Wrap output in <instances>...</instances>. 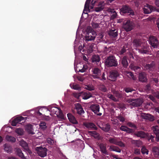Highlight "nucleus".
<instances>
[{"instance_id": "f257e3e1", "label": "nucleus", "mask_w": 159, "mask_h": 159, "mask_svg": "<svg viewBox=\"0 0 159 159\" xmlns=\"http://www.w3.org/2000/svg\"><path fill=\"white\" fill-rule=\"evenodd\" d=\"M105 65L107 67H116L118 62L116 57L112 55L107 57L105 61Z\"/></svg>"}, {"instance_id": "f03ea898", "label": "nucleus", "mask_w": 159, "mask_h": 159, "mask_svg": "<svg viewBox=\"0 0 159 159\" xmlns=\"http://www.w3.org/2000/svg\"><path fill=\"white\" fill-rule=\"evenodd\" d=\"M85 39L87 41H92L94 39L96 35V32L90 27L87 28Z\"/></svg>"}, {"instance_id": "7ed1b4c3", "label": "nucleus", "mask_w": 159, "mask_h": 159, "mask_svg": "<svg viewBox=\"0 0 159 159\" xmlns=\"http://www.w3.org/2000/svg\"><path fill=\"white\" fill-rule=\"evenodd\" d=\"M120 14L121 15H125L127 14L133 16L134 15V11L129 6L126 5L123 6L120 9Z\"/></svg>"}, {"instance_id": "20e7f679", "label": "nucleus", "mask_w": 159, "mask_h": 159, "mask_svg": "<svg viewBox=\"0 0 159 159\" xmlns=\"http://www.w3.org/2000/svg\"><path fill=\"white\" fill-rule=\"evenodd\" d=\"M35 150L39 156L41 157H44L47 155V149L45 147H37L35 148Z\"/></svg>"}, {"instance_id": "39448f33", "label": "nucleus", "mask_w": 159, "mask_h": 159, "mask_svg": "<svg viewBox=\"0 0 159 159\" xmlns=\"http://www.w3.org/2000/svg\"><path fill=\"white\" fill-rule=\"evenodd\" d=\"M143 10L144 13L146 14H148L154 11L159 12V9L156 8L155 7H153L148 4H146L144 6L143 8Z\"/></svg>"}, {"instance_id": "423d86ee", "label": "nucleus", "mask_w": 159, "mask_h": 159, "mask_svg": "<svg viewBox=\"0 0 159 159\" xmlns=\"http://www.w3.org/2000/svg\"><path fill=\"white\" fill-rule=\"evenodd\" d=\"M127 102L129 103L130 106H132L133 107L139 106L143 102L142 100L140 99H129L127 100Z\"/></svg>"}, {"instance_id": "0eeeda50", "label": "nucleus", "mask_w": 159, "mask_h": 159, "mask_svg": "<svg viewBox=\"0 0 159 159\" xmlns=\"http://www.w3.org/2000/svg\"><path fill=\"white\" fill-rule=\"evenodd\" d=\"M108 141L111 143L115 144L121 147L124 148L125 147V144L122 141H119L117 138L115 137L109 138Z\"/></svg>"}, {"instance_id": "6e6552de", "label": "nucleus", "mask_w": 159, "mask_h": 159, "mask_svg": "<svg viewBox=\"0 0 159 159\" xmlns=\"http://www.w3.org/2000/svg\"><path fill=\"white\" fill-rule=\"evenodd\" d=\"M134 24L129 20H127L126 22H124L123 27L127 32L132 30L134 28Z\"/></svg>"}, {"instance_id": "1a4fd4ad", "label": "nucleus", "mask_w": 159, "mask_h": 159, "mask_svg": "<svg viewBox=\"0 0 159 159\" xmlns=\"http://www.w3.org/2000/svg\"><path fill=\"white\" fill-rule=\"evenodd\" d=\"M92 71L93 75L92 77L94 79L99 78V76L101 75V72L100 69L97 67H94L92 69Z\"/></svg>"}, {"instance_id": "9d476101", "label": "nucleus", "mask_w": 159, "mask_h": 159, "mask_svg": "<svg viewBox=\"0 0 159 159\" xmlns=\"http://www.w3.org/2000/svg\"><path fill=\"white\" fill-rule=\"evenodd\" d=\"M26 119V117H24L22 116L17 117L12 121L11 125L13 126H16L17 124L20 123V122L21 121H24L22 122H25Z\"/></svg>"}, {"instance_id": "9b49d317", "label": "nucleus", "mask_w": 159, "mask_h": 159, "mask_svg": "<svg viewBox=\"0 0 159 159\" xmlns=\"http://www.w3.org/2000/svg\"><path fill=\"white\" fill-rule=\"evenodd\" d=\"M83 125L86 129L89 130H97L98 128L93 123L91 122H84L83 123Z\"/></svg>"}, {"instance_id": "f8f14e48", "label": "nucleus", "mask_w": 159, "mask_h": 159, "mask_svg": "<svg viewBox=\"0 0 159 159\" xmlns=\"http://www.w3.org/2000/svg\"><path fill=\"white\" fill-rule=\"evenodd\" d=\"M149 40L152 47L154 48L157 47L158 44V42L157 39L155 37L151 36L149 38Z\"/></svg>"}, {"instance_id": "ddd939ff", "label": "nucleus", "mask_w": 159, "mask_h": 159, "mask_svg": "<svg viewBox=\"0 0 159 159\" xmlns=\"http://www.w3.org/2000/svg\"><path fill=\"white\" fill-rule=\"evenodd\" d=\"M119 73L116 70H113L110 73V75L109 76L110 80L112 81H115L117 77L119 76Z\"/></svg>"}, {"instance_id": "4468645a", "label": "nucleus", "mask_w": 159, "mask_h": 159, "mask_svg": "<svg viewBox=\"0 0 159 159\" xmlns=\"http://www.w3.org/2000/svg\"><path fill=\"white\" fill-rule=\"evenodd\" d=\"M139 79L140 81L146 82L147 81L146 74L143 72L139 73Z\"/></svg>"}, {"instance_id": "2eb2a0df", "label": "nucleus", "mask_w": 159, "mask_h": 159, "mask_svg": "<svg viewBox=\"0 0 159 159\" xmlns=\"http://www.w3.org/2000/svg\"><path fill=\"white\" fill-rule=\"evenodd\" d=\"M20 145L24 149L29 153H31V151L29 148L28 144L25 141L22 140L20 142Z\"/></svg>"}, {"instance_id": "dca6fc26", "label": "nucleus", "mask_w": 159, "mask_h": 159, "mask_svg": "<svg viewBox=\"0 0 159 159\" xmlns=\"http://www.w3.org/2000/svg\"><path fill=\"white\" fill-rule=\"evenodd\" d=\"M141 116L143 118L148 120L151 121H153L154 120V116L150 114L142 113Z\"/></svg>"}, {"instance_id": "f3484780", "label": "nucleus", "mask_w": 159, "mask_h": 159, "mask_svg": "<svg viewBox=\"0 0 159 159\" xmlns=\"http://www.w3.org/2000/svg\"><path fill=\"white\" fill-rule=\"evenodd\" d=\"M108 34L111 38H116L118 35V30L115 29H111L108 31Z\"/></svg>"}, {"instance_id": "a211bd4d", "label": "nucleus", "mask_w": 159, "mask_h": 159, "mask_svg": "<svg viewBox=\"0 0 159 159\" xmlns=\"http://www.w3.org/2000/svg\"><path fill=\"white\" fill-rule=\"evenodd\" d=\"M75 107L78 114L81 115L84 113V111L83 110V109L80 103H77L75 104Z\"/></svg>"}, {"instance_id": "6ab92c4d", "label": "nucleus", "mask_w": 159, "mask_h": 159, "mask_svg": "<svg viewBox=\"0 0 159 159\" xmlns=\"http://www.w3.org/2000/svg\"><path fill=\"white\" fill-rule=\"evenodd\" d=\"M90 108L95 114H97L99 111L100 107L98 104H92L90 106Z\"/></svg>"}, {"instance_id": "aec40b11", "label": "nucleus", "mask_w": 159, "mask_h": 159, "mask_svg": "<svg viewBox=\"0 0 159 159\" xmlns=\"http://www.w3.org/2000/svg\"><path fill=\"white\" fill-rule=\"evenodd\" d=\"M134 134L138 137L143 138L147 137V134L143 131H136L134 133Z\"/></svg>"}, {"instance_id": "412c9836", "label": "nucleus", "mask_w": 159, "mask_h": 159, "mask_svg": "<svg viewBox=\"0 0 159 159\" xmlns=\"http://www.w3.org/2000/svg\"><path fill=\"white\" fill-rule=\"evenodd\" d=\"M152 129L156 136V138L157 141H159V127L157 126H154Z\"/></svg>"}, {"instance_id": "4be33fe9", "label": "nucleus", "mask_w": 159, "mask_h": 159, "mask_svg": "<svg viewBox=\"0 0 159 159\" xmlns=\"http://www.w3.org/2000/svg\"><path fill=\"white\" fill-rule=\"evenodd\" d=\"M67 116L68 119L70 122L75 124H78V122L76 120L75 117L71 113H68Z\"/></svg>"}, {"instance_id": "5701e85b", "label": "nucleus", "mask_w": 159, "mask_h": 159, "mask_svg": "<svg viewBox=\"0 0 159 159\" xmlns=\"http://www.w3.org/2000/svg\"><path fill=\"white\" fill-rule=\"evenodd\" d=\"M108 150L110 151H115L119 153L121 151V150L118 147L113 145L110 146Z\"/></svg>"}, {"instance_id": "b1692460", "label": "nucleus", "mask_w": 159, "mask_h": 159, "mask_svg": "<svg viewBox=\"0 0 159 159\" xmlns=\"http://www.w3.org/2000/svg\"><path fill=\"white\" fill-rule=\"evenodd\" d=\"M15 150L16 154L19 157H20L22 159H26L20 149L19 148H16Z\"/></svg>"}, {"instance_id": "393cba45", "label": "nucleus", "mask_w": 159, "mask_h": 159, "mask_svg": "<svg viewBox=\"0 0 159 159\" xmlns=\"http://www.w3.org/2000/svg\"><path fill=\"white\" fill-rule=\"evenodd\" d=\"M99 146L101 152L102 153L106 155L108 154V153L106 149V146L103 143H100L99 144Z\"/></svg>"}, {"instance_id": "a878e982", "label": "nucleus", "mask_w": 159, "mask_h": 159, "mask_svg": "<svg viewBox=\"0 0 159 159\" xmlns=\"http://www.w3.org/2000/svg\"><path fill=\"white\" fill-rule=\"evenodd\" d=\"M121 63L123 67L126 68L128 66V63L126 56H125L121 59Z\"/></svg>"}, {"instance_id": "bb28decb", "label": "nucleus", "mask_w": 159, "mask_h": 159, "mask_svg": "<svg viewBox=\"0 0 159 159\" xmlns=\"http://www.w3.org/2000/svg\"><path fill=\"white\" fill-rule=\"evenodd\" d=\"M129 67L131 69L134 70L137 73L139 72L141 70V68L139 66H135L132 64H130Z\"/></svg>"}, {"instance_id": "cd10ccee", "label": "nucleus", "mask_w": 159, "mask_h": 159, "mask_svg": "<svg viewBox=\"0 0 159 159\" xmlns=\"http://www.w3.org/2000/svg\"><path fill=\"white\" fill-rule=\"evenodd\" d=\"M100 58L99 56L98 55H93L92 58V62L95 63L97 65L100 61Z\"/></svg>"}, {"instance_id": "c85d7f7f", "label": "nucleus", "mask_w": 159, "mask_h": 159, "mask_svg": "<svg viewBox=\"0 0 159 159\" xmlns=\"http://www.w3.org/2000/svg\"><path fill=\"white\" fill-rule=\"evenodd\" d=\"M152 151L156 157L159 158V147H153L152 148Z\"/></svg>"}, {"instance_id": "c756f323", "label": "nucleus", "mask_w": 159, "mask_h": 159, "mask_svg": "<svg viewBox=\"0 0 159 159\" xmlns=\"http://www.w3.org/2000/svg\"><path fill=\"white\" fill-rule=\"evenodd\" d=\"M4 150L7 153H10L11 152L12 148L10 145L6 143L4 145Z\"/></svg>"}, {"instance_id": "7c9ffc66", "label": "nucleus", "mask_w": 159, "mask_h": 159, "mask_svg": "<svg viewBox=\"0 0 159 159\" xmlns=\"http://www.w3.org/2000/svg\"><path fill=\"white\" fill-rule=\"evenodd\" d=\"M88 133L95 139H99L100 138L99 134L95 131H88Z\"/></svg>"}, {"instance_id": "2f4dec72", "label": "nucleus", "mask_w": 159, "mask_h": 159, "mask_svg": "<svg viewBox=\"0 0 159 159\" xmlns=\"http://www.w3.org/2000/svg\"><path fill=\"white\" fill-rule=\"evenodd\" d=\"M144 67L146 70H151L154 69V63L152 62L150 64H146Z\"/></svg>"}, {"instance_id": "473e14b6", "label": "nucleus", "mask_w": 159, "mask_h": 159, "mask_svg": "<svg viewBox=\"0 0 159 159\" xmlns=\"http://www.w3.org/2000/svg\"><path fill=\"white\" fill-rule=\"evenodd\" d=\"M100 128L102 130L106 132H108L111 128L110 125L108 123L107 124L102 127H100Z\"/></svg>"}, {"instance_id": "72a5a7b5", "label": "nucleus", "mask_w": 159, "mask_h": 159, "mask_svg": "<svg viewBox=\"0 0 159 159\" xmlns=\"http://www.w3.org/2000/svg\"><path fill=\"white\" fill-rule=\"evenodd\" d=\"M141 43L140 40L139 39H135L133 42V45L136 48L139 47L141 45Z\"/></svg>"}, {"instance_id": "f704fd0d", "label": "nucleus", "mask_w": 159, "mask_h": 159, "mask_svg": "<svg viewBox=\"0 0 159 159\" xmlns=\"http://www.w3.org/2000/svg\"><path fill=\"white\" fill-rule=\"evenodd\" d=\"M149 48L147 46H144L139 50V52L142 53L147 54L149 52Z\"/></svg>"}, {"instance_id": "c9c22d12", "label": "nucleus", "mask_w": 159, "mask_h": 159, "mask_svg": "<svg viewBox=\"0 0 159 159\" xmlns=\"http://www.w3.org/2000/svg\"><path fill=\"white\" fill-rule=\"evenodd\" d=\"M91 0H86L84 7V11H88L90 10L89 4Z\"/></svg>"}, {"instance_id": "e433bc0d", "label": "nucleus", "mask_w": 159, "mask_h": 159, "mask_svg": "<svg viewBox=\"0 0 159 159\" xmlns=\"http://www.w3.org/2000/svg\"><path fill=\"white\" fill-rule=\"evenodd\" d=\"M92 97V94L89 92L84 93L82 95L83 98L87 99Z\"/></svg>"}, {"instance_id": "4c0bfd02", "label": "nucleus", "mask_w": 159, "mask_h": 159, "mask_svg": "<svg viewBox=\"0 0 159 159\" xmlns=\"http://www.w3.org/2000/svg\"><path fill=\"white\" fill-rule=\"evenodd\" d=\"M104 8V6L101 4V2H100L97 7L95 8V11L96 12H98L102 10H103Z\"/></svg>"}, {"instance_id": "58836bf2", "label": "nucleus", "mask_w": 159, "mask_h": 159, "mask_svg": "<svg viewBox=\"0 0 159 159\" xmlns=\"http://www.w3.org/2000/svg\"><path fill=\"white\" fill-rule=\"evenodd\" d=\"M6 139L7 141L12 142H14L16 140V139L14 137L8 135L6 136Z\"/></svg>"}, {"instance_id": "ea45409f", "label": "nucleus", "mask_w": 159, "mask_h": 159, "mask_svg": "<svg viewBox=\"0 0 159 159\" xmlns=\"http://www.w3.org/2000/svg\"><path fill=\"white\" fill-rule=\"evenodd\" d=\"M40 128L43 130H45L47 128L46 123L44 122L41 121L39 124Z\"/></svg>"}, {"instance_id": "a19ab883", "label": "nucleus", "mask_w": 159, "mask_h": 159, "mask_svg": "<svg viewBox=\"0 0 159 159\" xmlns=\"http://www.w3.org/2000/svg\"><path fill=\"white\" fill-rule=\"evenodd\" d=\"M15 132L19 135H21L23 134V130L20 128L16 129L15 130Z\"/></svg>"}, {"instance_id": "79ce46f5", "label": "nucleus", "mask_w": 159, "mask_h": 159, "mask_svg": "<svg viewBox=\"0 0 159 159\" xmlns=\"http://www.w3.org/2000/svg\"><path fill=\"white\" fill-rule=\"evenodd\" d=\"M70 86L71 88L75 90H79L80 89V87L78 84H70Z\"/></svg>"}, {"instance_id": "37998d69", "label": "nucleus", "mask_w": 159, "mask_h": 159, "mask_svg": "<svg viewBox=\"0 0 159 159\" xmlns=\"http://www.w3.org/2000/svg\"><path fill=\"white\" fill-rule=\"evenodd\" d=\"M108 97L110 99H111L115 102H117L118 101V99L116 98L115 97L111 94H109L108 95Z\"/></svg>"}, {"instance_id": "c03bdc74", "label": "nucleus", "mask_w": 159, "mask_h": 159, "mask_svg": "<svg viewBox=\"0 0 159 159\" xmlns=\"http://www.w3.org/2000/svg\"><path fill=\"white\" fill-rule=\"evenodd\" d=\"M141 151L142 154H146L147 155L148 154V151L146 148L145 147H143L141 149Z\"/></svg>"}, {"instance_id": "a18cd8bd", "label": "nucleus", "mask_w": 159, "mask_h": 159, "mask_svg": "<svg viewBox=\"0 0 159 159\" xmlns=\"http://www.w3.org/2000/svg\"><path fill=\"white\" fill-rule=\"evenodd\" d=\"M99 89L102 91L105 92L107 91V89L105 86L102 85H100L99 87Z\"/></svg>"}, {"instance_id": "49530a36", "label": "nucleus", "mask_w": 159, "mask_h": 159, "mask_svg": "<svg viewBox=\"0 0 159 159\" xmlns=\"http://www.w3.org/2000/svg\"><path fill=\"white\" fill-rule=\"evenodd\" d=\"M47 143L50 145H53L55 142L54 140L50 138H48L47 139Z\"/></svg>"}, {"instance_id": "de8ad7c7", "label": "nucleus", "mask_w": 159, "mask_h": 159, "mask_svg": "<svg viewBox=\"0 0 159 159\" xmlns=\"http://www.w3.org/2000/svg\"><path fill=\"white\" fill-rule=\"evenodd\" d=\"M85 89L90 91L94 90V88L92 85H87L85 87Z\"/></svg>"}, {"instance_id": "09e8293b", "label": "nucleus", "mask_w": 159, "mask_h": 159, "mask_svg": "<svg viewBox=\"0 0 159 159\" xmlns=\"http://www.w3.org/2000/svg\"><path fill=\"white\" fill-rule=\"evenodd\" d=\"M126 48L125 46H123L122 48L120 51L119 53L121 55H123L124 53L126 52Z\"/></svg>"}, {"instance_id": "8fccbe9b", "label": "nucleus", "mask_w": 159, "mask_h": 159, "mask_svg": "<svg viewBox=\"0 0 159 159\" xmlns=\"http://www.w3.org/2000/svg\"><path fill=\"white\" fill-rule=\"evenodd\" d=\"M124 90L126 93L131 92L135 90L132 88L129 87L125 88L124 89Z\"/></svg>"}, {"instance_id": "3c124183", "label": "nucleus", "mask_w": 159, "mask_h": 159, "mask_svg": "<svg viewBox=\"0 0 159 159\" xmlns=\"http://www.w3.org/2000/svg\"><path fill=\"white\" fill-rule=\"evenodd\" d=\"M128 76L131 78L133 80H134L136 79L135 77H134V74L131 72H128L127 73Z\"/></svg>"}, {"instance_id": "603ef678", "label": "nucleus", "mask_w": 159, "mask_h": 159, "mask_svg": "<svg viewBox=\"0 0 159 159\" xmlns=\"http://www.w3.org/2000/svg\"><path fill=\"white\" fill-rule=\"evenodd\" d=\"M105 75L104 73H103L102 75L101 76H99V78H97V79H99L100 80L104 81L106 80V77L105 76Z\"/></svg>"}, {"instance_id": "864d4df0", "label": "nucleus", "mask_w": 159, "mask_h": 159, "mask_svg": "<svg viewBox=\"0 0 159 159\" xmlns=\"http://www.w3.org/2000/svg\"><path fill=\"white\" fill-rule=\"evenodd\" d=\"M132 143L138 147H139L141 144L139 140H134L133 141Z\"/></svg>"}, {"instance_id": "5fc2aeb1", "label": "nucleus", "mask_w": 159, "mask_h": 159, "mask_svg": "<svg viewBox=\"0 0 159 159\" xmlns=\"http://www.w3.org/2000/svg\"><path fill=\"white\" fill-rule=\"evenodd\" d=\"M114 94L115 96L118 98H120L122 97L121 94L118 91L115 92Z\"/></svg>"}, {"instance_id": "6e6d98bb", "label": "nucleus", "mask_w": 159, "mask_h": 159, "mask_svg": "<svg viewBox=\"0 0 159 159\" xmlns=\"http://www.w3.org/2000/svg\"><path fill=\"white\" fill-rule=\"evenodd\" d=\"M147 137H148V139L149 141H151L152 142H153V141L154 137L151 134H147Z\"/></svg>"}, {"instance_id": "4d7b16f0", "label": "nucleus", "mask_w": 159, "mask_h": 159, "mask_svg": "<svg viewBox=\"0 0 159 159\" xmlns=\"http://www.w3.org/2000/svg\"><path fill=\"white\" fill-rule=\"evenodd\" d=\"M91 24L93 28L94 29H96L99 26V24L96 23L92 22Z\"/></svg>"}, {"instance_id": "13d9d810", "label": "nucleus", "mask_w": 159, "mask_h": 159, "mask_svg": "<svg viewBox=\"0 0 159 159\" xmlns=\"http://www.w3.org/2000/svg\"><path fill=\"white\" fill-rule=\"evenodd\" d=\"M111 14L112 15H111V19H113L116 17L117 15V14L116 11L114 12L111 13Z\"/></svg>"}, {"instance_id": "bf43d9fd", "label": "nucleus", "mask_w": 159, "mask_h": 159, "mask_svg": "<svg viewBox=\"0 0 159 159\" xmlns=\"http://www.w3.org/2000/svg\"><path fill=\"white\" fill-rule=\"evenodd\" d=\"M144 89L147 92L149 91L150 89V86L149 84H148L145 87Z\"/></svg>"}, {"instance_id": "052dcab7", "label": "nucleus", "mask_w": 159, "mask_h": 159, "mask_svg": "<svg viewBox=\"0 0 159 159\" xmlns=\"http://www.w3.org/2000/svg\"><path fill=\"white\" fill-rule=\"evenodd\" d=\"M86 68L87 67L84 65H83L82 68L81 69H79V71L82 73L84 72L85 71Z\"/></svg>"}, {"instance_id": "680f3d73", "label": "nucleus", "mask_w": 159, "mask_h": 159, "mask_svg": "<svg viewBox=\"0 0 159 159\" xmlns=\"http://www.w3.org/2000/svg\"><path fill=\"white\" fill-rule=\"evenodd\" d=\"M117 118L120 121L122 122H124L125 120V119L124 117L121 116H118Z\"/></svg>"}, {"instance_id": "e2e57ef3", "label": "nucleus", "mask_w": 159, "mask_h": 159, "mask_svg": "<svg viewBox=\"0 0 159 159\" xmlns=\"http://www.w3.org/2000/svg\"><path fill=\"white\" fill-rule=\"evenodd\" d=\"M126 132L127 133H130L134 132V130L132 129L129 128L128 127L127 128Z\"/></svg>"}, {"instance_id": "0e129e2a", "label": "nucleus", "mask_w": 159, "mask_h": 159, "mask_svg": "<svg viewBox=\"0 0 159 159\" xmlns=\"http://www.w3.org/2000/svg\"><path fill=\"white\" fill-rule=\"evenodd\" d=\"M151 81L157 84L158 82V80L157 78H152L151 79Z\"/></svg>"}, {"instance_id": "69168bd1", "label": "nucleus", "mask_w": 159, "mask_h": 159, "mask_svg": "<svg viewBox=\"0 0 159 159\" xmlns=\"http://www.w3.org/2000/svg\"><path fill=\"white\" fill-rule=\"evenodd\" d=\"M127 128V127L122 125L120 129V130L126 132Z\"/></svg>"}, {"instance_id": "338daca9", "label": "nucleus", "mask_w": 159, "mask_h": 159, "mask_svg": "<svg viewBox=\"0 0 159 159\" xmlns=\"http://www.w3.org/2000/svg\"><path fill=\"white\" fill-rule=\"evenodd\" d=\"M127 125L130 127H135V125L131 122H128L127 123Z\"/></svg>"}, {"instance_id": "774afa93", "label": "nucleus", "mask_w": 159, "mask_h": 159, "mask_svg": "<svg viewBox=\"0 0 159 159\" xmlns=\"http://www.w3.org/2000/svg\"><path fill=\"white\" fill-rule=\"evenodd\" d=\"M111 156L113 158H115L116 159H122L121 158H119L118 157V156L117 155H115L114 154H111Z\"/></svg>"}]
</instances>
